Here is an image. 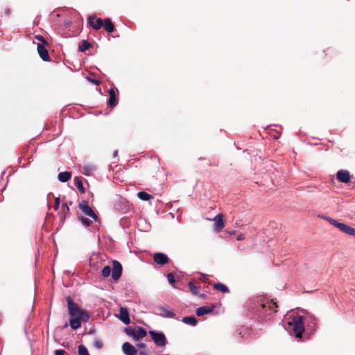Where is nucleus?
I'll list each match as a JSON object with an SVG mask.
<instances>
[{
    "label": "nucleus",
    "mask_w": 355,
    "mask_h": 355,
    "mask_svg": "<svg viewBox=\"0 0 355 355\" xmlns=\"http://www.w3.org/2000/svg\"><path fill=\"white\" fill-rule=\"evenodd\" d=\"M71 177V173L64 171L58 174V180L62 182H67Z\"/></svg>",
    "instance_id": "nucleus-23"
},
{
    "label": "nucleus",
    "mask_w": 355,
    "mask_h": 355,
    "mask_svg": "<svg viewBox=\"0 0 355 355\" xmlns=\"http://www.w3.org/2000/svg\"><path fill=\"white\" fill-rule=\"evenodd\" d=\"M124 331L128 336L132 337L135 340H139L147 335L146 331L140 327H137L135 328L130 327H126L124 329Z\"/></svg>",
    "instance_id": "nucleus-4"
},
{
    "label": "nucleus",
    "mask_w": 355,
    "mask_h": 355,
    "mask_svg": "<svg viewBox=\"0 0 355 355\" xmlns=\"http://www.w3.org/2000/svg\"><path fill=\"white\" fill-rule=\"evenodd\" d=\"M35 37V39L37 40L42 42V44H47L43 36L38 35H36Z\"/></svg>",
    "instance_id": "nucleus-34"
},
{
    "label": "nucleus",
    "mask_w": 355,
    "mask_h": 355,
    "mask_svg": "<svg viewBox=\"0 0 355 355\" xmlns=\"http://www.w3.org/2000/svg\"><path fill=\"white\" fill-rule=\"evenodd\" d=\"M75 184H76V186L77 187V188L80 190V191L81 193H84L85 192V189L83 188V182H82V181L78 178H76V180H75Z\"/></svg>",
    "instance_id": "nucleus-28"
},
{
    "label": "nucleus",
    "mask_w": 355,
    "mask_h": 355,
    "mask_svg": "<svg viewBox=\"0 0 355 355\" xmlns=\"http://www.w3.org/2000/svg\"><path fill=\"white\" fill-rule=\"evenodd\" d=\"M119 318L125 324H129L130 323V319L129 317V313L128 309L125 307H121L119 310Z\"/></svg>",
    "instance_id": "nucleus-15"
},
{
    "label": "nucleus",
    "mask_w": 355,
    "mask_h": 355,
    "mask_svg": "<svg viewBox=\"0 0 355 355\" xmlns=\"http://www.w3.org/2000/svg\"><path fill=\"white\" fill-rule=\"evenodd\" d=\"M259 305L261 309H259V311L265 313L266 315H270L272 313H275L277 311L276 309L277 306L275 302L270 300H263L259 302Z\"/></svg>",
    "instance_id": "nucleus-5"
},
{
    "label": "nucleus",
    "mask_w": 355,
    "mask_h": 355,
    "mask_svg": "<svg viewBox=\"0 0 355 355\" xmlns=\"http://www.w3.org/2000/svg\"><path fill=\"white\" fill-rule=\"evenodd\" d=\"M214 288L223 293H229V288L222 283H217L214 285Z\"/></svg>",
    "instance_id": "nucleus-24"
},
{
    "label": "nucleus",
    "mask_w": 355,
    "mask_h": 355,
    "mask_svg": "<svg viewBox=\"0 0 355 355\" xmlns=\"http://www.w3.org/2000/svg\"><path fill=\"white\" fill-rule=\"evenodd\" d=\"M80 220L83 223V224L86 226V227H88L91 224V221L87 218H85L84 217H80Z\"/></svg>",
    "instance_id": "nucleus-32"
},
{
    "label": "nucleus",
    "mask_w": 355,
    "mask_h": 355,
    "mask_svg": "<svg viewBox=\"0 0 355 355\" xmlns=\"http://www.w3.org/2000/svg\"><path fill=\"white\" fill-rule=\"evenodd\" d=\"M59 207H60V198L58 197L55 200L54 209L55 210H58Z\"/></svg>",
    "instance_id": "nucleus-35"
},
{
    "label": "nucleus",
    "mask_w": 355,
    "mask_h": 355,
    "mask_svg": "<svg viewBox=\"0 0 355 355\" xmlns=\"http://www.w3.org/2000/svg\"><path fill=\"white\" fill-rule=\"evenodd\" d=\"M61 208L64 214L69 211V207L67 204H63L62 205Z\"/></svg>",
    "instance_id": "nucleus-36"
},
{
    "label": "nucleus",
    "mask_w": 355,
    "mask_h": 355,
    "mask_svg": "<svg viewBox=\"0 0 355 355\" xmlns=\"http://www.w3.org/2000/svg\"><path fill=\"white\" fill-rule=\"evenodd\" d=\"M139 355H150V353L147 349H145V350L141 351L139 353Z\"/></svg>",
    "instance_id": "nucleus-41"
},
{
    "label": "nucleus",
    "mask_w": 355,
    "mask_h": 355,
    "mask_svg": "<svg viewBox=\"0 0 355 355\" xmlns=\"http://www.w3.org/2000/svg\"><path fill=\"white\" fill-rule=\"evenodd\" d=\"M87 80L91 82L92 83L96 85H100V82L96 80V79H92V78H87Z\"/></svg>",
    "instance_id": "nucleus-37"
},
{
    "label": "nucleus",
    "mask_w": 355,
    "mask_h": 355,
    "mask_svg": "<svg viewBox=\"0 0 355 355\" xmlns=\"http://www.w3.org/2000/svg\"><path fill=\"white\" fill-rule=\"evenodd\" d=\"M118 99L116 96V93L114 89H109V98L107 100V105L111 107H114L116 105Z\"/></svg>",
    "instance_id": "nucleus-17"
},
{
    "label": "nucleus",
    "mask_w": 355,
    "mask_h": 355,
    "mask_svg": "<svg viewBox=\"0 0 355 355\" xmlns=\"http://www.w3.org/2000/svg\"><path fill=\"white\" fill-rule=\"evenodd\" d=\"M182 321L187 324L195 327L197 324V320L193 316H187L182 318Z\"/></svg>",
    "instance_id": "nucleus-22"
},
{
    "label": "nucleus",
    "mask_w": 355,
    "mask_h": 355,
    "mask_svg": "<svg viewBox=\"0 0 355 355\" xmlns=\"http://www.w3.org/2000/svg\"><path fill=\"white\" fill-rule=\"evenodd\" d=\"M96 167L91 164H83L80 165V170L85 175H91L95 171Z\"/></svg>",
    "instance_id": "nucleus-16"
},
{
    "label": "nucleus",
    "mask_w": 355,
    "mask_h": 355,
    "mask_svg": "<svg viewBox=\"0 0 355 355\" xmlns=\"http://www.w3.org/2000/svg\"><path fill=\"white\" fill-rule=\"evenodd\" d=\"M122 351L125 355H137L136 348L128 342H125L122 345Z\"/></svg>",
    "instance_id": "nucleus-11"
},
{
    "label": "nucleus",
    "mask_w": 355,
    "mask_h": 355,
    "mask_svg": "<svg viewBox=\"0 0 355 355\" xmlns=\"http://www.w3.org/2000/svg\"><path fill=\"white\" fill-rule=\"evenodd\" d=\"M189 288L190 291L193 295H197L198 293V288L196 286H195L193 282H190L189 283Z\"/></svg>",
    "instance_id": "nucleus-30"
},
{
    "label": "nucleus",
    "mask_w": 355,
    "mask_h": 355,
    "mask_svg": "<svg viewBox=\"0 0 355 355\" xmlns=\"http://www.w3.org/2000/svg\"><path fill=\"white\" fill-rule=\"evenodd\" d=\"M79 207L85 215L92 218L94 220H97V216L93 209L88 205L87 202L83 201L80 204Z\"/></svg>",
    "instance_id": "nucleus-8"
},
{
    "label": "nucleus",
    "mask_w": 355,
    "mask_h": 355,
    "mask_svg": "<svg viewBox=\"0 0 355 355\" xmlns=\"http://www.w3.org/2000/svg\"><path fill=\"white\" fill-rule=\"evenodd\" d=\"M104 28L107 33H113L114 31V26L109 18L104 20Z\"/></svg>",
    "instance_id": "nucleus-21"
},
{
    "label": "nucleus",
    "mask_w": 355,
    "mask_h": 355,
    "mask_svg": "<svg viewBox=\"0 0 355 355\" xmlns=\"http://www.w3.org/2000/svg\"><path fill=\"white\" fill-rule=\"evenodd\" d=\"M82 321H83V319L78 318H71L69 321L70 327L73 329H77L79 327H80Z\"/></svg>",
    "instance_id": "nucleus-20"
},
{
    "label": "nucleus",
    "mask_w": 355,
    "mask_h": 355,
    "mask_svg": "<svg viewBox=\"0 0 355 355\" xmlns=\"http://www.w3.org/2000/svg\"><path fill=\"white\" fill-rule=\"evenodd\" d=\"M55 355H64V351L62 349H57L55 351Z\"/></svg>",
    "instance_id": "nucleus-38"
},
{
    "label": "nucleus",
    "mask_w": 355,
    "mask_h": 355,
    "mask_svg": "<svg viewBox=\"0 0 355 355\" xmlns=\"http://www.w3.org/2000/svg\"><path fill=\"white\" fill-rule=\"evenodd\" d=\"M79 355H89L87 349L83 345L78 346Z\"/></svg>",
    "instance_id": "nucleus-29"
},
{
    "label": "nucleus",
    "mask_w": 355,
    "mask_h": 355,
    "mask_svg": "<svg viewBox=\"0 0 355 355\" xmlns=\"http://www.w3.org/2000/svg\"><path fill=\"white\" fill-rule=\"evenodd\" d=\"M159 310V315L163 318H174L175 316L174 311L166 306L160 307Z\"/></svg>",
    "instance_id": "nucleus-14"
},
{
    "label": "nucleus",
    "mask_w": 355,
    "mask_h": 355,
    "mask_svg": "<svg viewBox=\"0 0 355 355\" xmlns=\"http://www.w3.org/2000/svg\"><path fill=\"white\" fill-rule=\"evenodd\" d=\"M213 220H214V230H215L220 231L224 227L223 215L221 214H217L214 218Z\"/></svg>",
    "instance_id": "nucleus-18"
},
{
    "label": "nucleus",
    "mask_w": 355,
    "mask_h": 355,
    "mask_svg": "<svg viewBox=\"0 0 355 355\" xmlns=\"http://www.w3.org/2000/svg\"><path fill=\"white\" fill-rule=\"evenodd\" d=\"M288 326L291 328L297 338H300L304 331L303 317L297 315L288 322Z\"/></svg>",
    "instance_id": "nucleus-3"
},
{
    "label": "nucleus",
    "mask_w": 355,
    "mask_h": 355,
    "mask_svg": "<svg viewBox=\"0 0 355 355\" xmlns=\"http://www.w3.org/2000/svg\"><path fill=\"white\" fill-rule=\"evenodd\" d=\"M202 277H203V279H205V280H207L208 279L207 275H202Z\"/></svg>",
    "instance_id": "nucleus-42"
},
{
    "label": "nucleus",
    "mask_w": 355,
    "mask_h": 355,
    "mask_svg": "<svg viewBox=\"0 0 355 355\" xmlns=\"http://www.w3.org/2000/svg\"><path fill=\"white\" fill-rule=\"evenodd\" d=\"M37 50L40 57L42 58V60H50V57L48 51L42 44H37Z\"/></svg>",
    "instance_id": "nucleus-12"
},
{
    "label": "nucleus",
    "mask_w": 355,
    "mask_h": 355,
    "mask_svg": "<svg viewBox=\"0 0 355 355\" xmlns=\"http://www.w3.org/2000/svg\"><path fill=\"white\" fill-rule=\"evenodd\" d=\"M111 273V268L109 266H105L101 270V275L103 277H108Z\"/></svg>",
    "instance_id": "nucleus-27"
},
{
    "label": "nucleus",
    "mask_w": 355,
    "mask_h": 355,
    "mask_svg": "<svg viewBox=\"0 0 355 355\" xmlns=\"http://www.w3.org/2000/svg\"><path fill=\"white\" fill-rule=\"evenodd\" d=\"M94 347L98 349H101L103 347V343L100 340H96L94 341Z\"/></svg>",
    "instance_id": "nucleus-33"
},
{
    "label": "nucleus",
    "mask_w": 355,
    "mask_h": 355,
    "mask_svg": "<svg viewBox=\"0 0 355 355\" xmlns=\"http://www.w3.org/2000/svg\"><path fill=\"white\" fill-rule=\"evenodd\" d=\"M137 197L144 201H148L150 199L153 198V196L148 194V193L145 191H139L137 193Z\"/></svg>",
    "instance_id": "nucleus-25"
},
{
    "label": "nucleus",
    "mask_w": 355,
    "mask_h": 355,
    "mask_svg": "<svg viewBox=\"0 0 355 355\" xmlns=\"http://www.w3.org/2000/svg\"><path fill=\"white\" fill-rule=\"evenodd\" d=\"M91 46L90 43L88 42L83 40L81 44L79 45L78 49L80 52H85L87 49H89Z\"/></svg>",
    "instance_id": "nucleus-26"
},
{
    "label": "nucleus",
    "mask_w": 355,
    "mask_h": 355,
    "mask_svg": "<svg viewBox=\"0 0 355 355\" xmlns=\"http://www.w3.org/2000/svg\"><path fill=\"white\" fill-rule=\"evenodd\" d=\"M67 302L71 318H81L83 319V322H87L89 320V315L87 311L79 308L71 297H67Z\"/></svg>",
    "instance_id": "nucleus-1"
},
{
    "label": "nucleus",
    "mask_w": 355,
    "mask_h": 355,
    "mask_svg": "<svg viewBox=\"0 0 355 355\" xmlns=\"http://www.w3.org/2000/svg\"><path fill=\"white\" fill-rule=\"evenodd\" d=\"M149 334L157 346L164 347L166 345L167 341L164 333L150 331Z\"/></svg>",
    "instance_id": "nucleus-6"
},
{
    "label": "nucleus",
    "mask_w": 355,
    "mask_h": 355,
    "mask_svg": "<svg viewBox=\"0 0 355 355\" xmlns=\"http://www.w3.org/2000/svg\"><path fill=\"white\" fill-rule=\"evenodd\" d=\"M321 218L327 220L330 224L337 227L342 232L355 237V228L345 223H340L329 216H322Z\"/></svg>",
    "instance_id": "nucleus-2"
},
{
    "label": "nucleus",
    "mask_w": 355,
    "mask_h": 355,
    "mask_svg": "<svg viewBox=\"0 0 355 355\" xmlns=\"http://www.w3.org/2000/svg\"><path fill=\"white\" fill-rule=\"evenodd\" d=\"M213 308L207 306H202L198 308L196 311V313L198 316H202L207 313L212 312Z\"/></svg>",
    "instance_id": "nucleus-19"
},
{
    "label": "nucleus",
    "mask_w": 355,
    "mask_h": 355,
    "mask_svg": "<svg viewBox=\"0 0 355 355\" xmlns=\"http://www.w3.org/2000/svg\"><path fill=\"white\" fill-rule=\"evenodd\" d=\"M117 155V151H115L114 153V156L116 157Z\"/></svg>",
    "instance_id": "nucleus-43"
},
{
    "label": "nucleus",
    "mask_w": 355,
    "mask_h": 355,
    "mask_svg": "<svg viewBox=\"0 0 355 355\" xmlns=\"http://www.w3.org/2000/svg\"><path fill=\"white\" fill-rule=\"evenodd\" d=\"M245 239V234H239L237 237H236V240L237 241H242Z\"/></svg>",
    "instance_id": "nucleus-39"
},
{
    "label": "nucleus",
    "mask_w": 355,
    "mask_h": 355,
    "mask_svg": "<svg viewBox=\"0 0 355 355\" xmlns=\"http://www.w3.org/2000/svg\"><path fill=\"white\" fill-rule=\"evenodd\" d=\"M122 265L116 260L112 261V277L114 281H118L122 274Z\"/></svg>",
    "instance_id": "nucleus-7"
},
{
    "label": "nucleus",
    "mask_w": 355,
    "mask_h": 355,
    "mask_svg": "<svg viewBox=\"0 0 355 355\" xmlns=\"http://www.w3.org/2000/svg\"><path fill=\"white\" fill-rule=\"evenodd\" d=\"M137 347L139 349H143L144 350L146 349V345L144 343H139L137 344Z\"/></svg>",
    "instance_id": "nucleus-40"
},
{
    "label": "nucleus",
    "mask_w": 355,
    "mask_h": 355,
    "mask_svg": "<svg viewBox=\"0 0 355 355\" xmlns=\"http://www.w3.org/2000/svg\"><path fill=\"white\" fill-rule=\"evenodd\" d=\"M167 279H168V281L169 284H170L171 286H174V284H175V279H174V277H173V274H172V273H168V274L167 275Z\"/></svg>",
    "instance_id": "nucleus-31"
},
{
    "label": "nucleus",
    "mask_w": 355,
    "mask_h": 355,
    "mask_svg": "<svg viewBox=\"0 0 355 355\" xmlns=\"http://www.w3.org/2000/svg\"><path fill=\"white\" fill-rule=\"evenodd\" d=\"M88 24L95 30H99L103 26V21L95 16H89L87 19Z\"/></svg>",
    "instance_id": "nucleus-10"
},
{
    "label": "nucleus",
    "mask_w": 355,
    "mask_h": 355,
    "mask_svg": "<svg viewBox=\"0 0 355 355\" xmlns=\"http://www.w3.org/2000/svg\"><path fill=\"white\" fill-rule=\"evenodd\" d=\"M153 261L155 263L163 266L168 262V258L162 252H157L153 254Z\"/></svg>",
    "instance_id": "nucleus-9"
},
{
    "label": "nucleus",
    "mask_w": 355,
    "mask_h": 355,
    "mask_svg": "<svg viewBox=\"0 0 355 355\" xmlns=\"http://www.w3.org/2000/svg\"><path fill=\"white\" fill-rule=\"evenodd\" d=\"M337 179L343 183H347L350 180L349 172L347 170H340L337 172Z\"/></svg>",
    "instance_id": "nucleus-13"
}]
</instances>
